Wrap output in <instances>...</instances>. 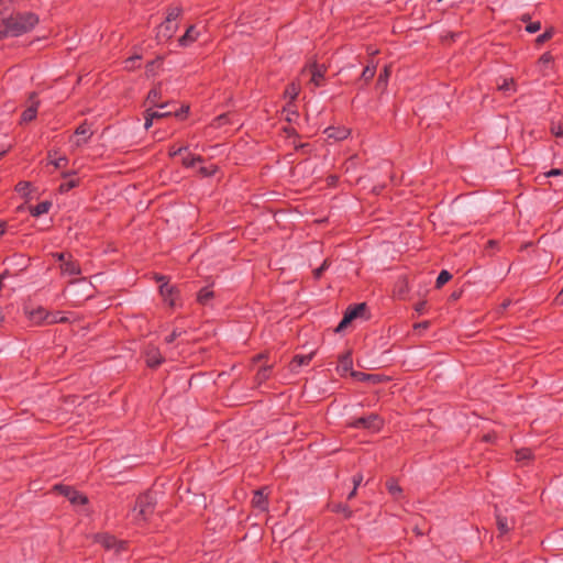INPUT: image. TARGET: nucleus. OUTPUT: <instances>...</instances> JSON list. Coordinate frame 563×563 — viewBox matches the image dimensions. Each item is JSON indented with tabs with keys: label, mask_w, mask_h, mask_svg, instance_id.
<instances>
[{
	"label": "nucleus",
	"mask_w": 563,
	"mask_h": 563,
	"mask_svg": "<svg viewBox=\"0 0 563 563\" xmlns=\"http://www.w3.org/2000/svg\"><path fill=\"white\" fill-rule=\"evenodd\" d=\"M40 22V18L33 12H18L2 19L0 27V41L8 36L18 37L32 31Z\"/></svg>",
	"instance_id": "f257e3e1"
},
{
	"label": "nucleus",
	"mask_w": 563,
	"mask_h": 563,
	"mask_svg": "<svg viewBox=\"0 0 563 563\" xmlns=\"http://www.w3.org/2000/svg\"><path fill=\"white\" fill-rule=\"evenodd\" d=\"M157 499L155 493L147 490L140 494L135 500L134 510H137L136 520L147 521L155 511Z\"/></svg>",
	"instance_id": "f03ea898"
},
{
	"label": "nucleus",
	"mask_w": 563,
	"mask_h": 563,
	"mask_svg": "<svg viewBox=\"0 0 563 563\" xmlns=\"http://www.w3.org/2000/svg\"><path fill=\"white\" fill-rule=\"evenodd\" d=\"M155 279L156 282L161 283L159 295L162 296L164 302H166L169 307H175L180 296V290L178 287L169 283L168 276L156 275Z\"/></svg>",
	"instance_id": "7ed1b4c3"
},
{
	"label": "nucleus",
	"mask_w": 563,
	"mask_h": 563,
	"mask_svg": "<svg viewBox=\"0 0 563 563\" xmlns=\"http://www.w3.org/2000/svg\"><path fill=\"white\" fill-rule=\"evenodd\" d=\"M367 311V305L366 302H360L350 305L346 310L344 311L343 318L339 322L338 327L335 328V332L340 333L344 329L347 328L349 324H351L352 321H354L357 318L364 317V313Z\"/></svg>",
	"instance_id": "20e7f679"
},
{
	"label": "nucleus",
	"mask_w": 563,
	"mask_h": 563,
	"mask_svg": "<svg viewBox=\"0 0 563 563\" xmlns=\"http://www.w3.org/2000/svg\"><path fill=\"white\" fill-rule=\"evenodd\" d=\"M52 256L60 263V271L64 274L71 276L80 275L81 268L79 263L73 258L70 253L57 252L53 253Z\"/></svg>",
	"instance_id": "39448f33"
},
{
	"label": "nucleus",
	"mask_w": 563,
	"mask_h": 563,
	"mask_svg": "<svg viewBox=\"0 0 563 563\" xmlns=\"http://www.w3.org/2000/svg\"><path fill=\"white\" fill-rule=\"evenodd\" d=\"M351 428L379 431L383 427V419L377 413H371L366 417H360L349 423Z\"/></svg>",
	"instance_id": "423d86ee"
},
{
	"label": "nucleus",
	"mask_w": 563,
	"mask_h": 563,
	"mask_svg": "<svg viewBox=\"0 0 563 563\" xmlns=\"http://www.w3.org/2000/svg\"><path fill=\"white\" fill-rule=\"evenodd\" d=\"M95 541L101 544L106 550H115V553L126 550V541L118 540L114 536L109 533H97Z\"/></svg>",
	"instance_id": "0eeeda50"
},
{
	"label": "nucleus",
	"mask_w": 563,
	"mask_h": 563,
	"mask_svg": "<svg viewBox=\"0 0 563 563\" xmlns=\"http://www.w3.org/2000/svg\"><path fill=\"white\" fill-rule=\"evenodd\" d=\"M54 488L59 494L67 497L68 500L74 505H86L88 503V498L71 486L58 484L55 485Z\"/></svg>",
	"instance_id": "6e6552de"
},
{
	"label": "nucleus",
	"mask_w": 563,
	"mask_h": 563,
	"mask_svg": "<svg viewBox=\"0 0 563 563\" xmlns=\"http://www.w3.org/2000/svg\"><path fill=\"white\" fill-rule=\"evenodd\" d=\"M351 377L357 382L368 383L371 385H378L389 380V377L383 374H368L364 372H351Z\"/></svg>",
	"instance_id": "1a4fd4ad"
},
{
	"label": "nucleus",
	"mask_w": 563,
	"mask_h": 563,
	"mask_svg": "<svg viewBox=\"0 0 563 563\" xmlns=\"http://www.w3.org/2000/svg\"><path fill=\"white\" fill-rule=\"evenodd\" d=\"M305 69H308L309 73L311 74V82L316 87L323 86L324 76H325V73H327V66L325 65L318 64L317 62H313V63L307 65Z\"/></svg>",
	"instance_id": "9d476101"
},
{
	"label": "nucleus",
	"mask_w": 563,
	"mask_h": 563,
	"mask_svg": "<svg viewBox=\"0 0 563 563\" xmlns=\"http://www.w3.org/2000/svg\"><path fill=\"white\" fill-rule=\"evenodd\" d=\"M31 104L22 112L20 123H29L36 118L37 109L40 106V101L36 99V93L32 92L30 95Z\"/></svg>",
	"instance_id": "9b49d317"
},
{
	"label": "nucleus",
	"mask_w": 563,
	"mask_h": 563,
	"mask_svg": "<svg viewBox=\"0 0 563 563\" xmlns=\"http://www.w3.org/2000/svg\"><path fill=\"white\" fill-rule=\"evenodd\" d=\"M336 371L341 377H344L347 373L351 375V372H355L353 369V358L351 350H347L346 352L339 356V365L336 367Z\"/></svg>",
	"instance_id": "f8f14e48"
},
{
	"label": "nucleus",
	"mask_w": 563,
	"mask_h": 563,
	"mask_svg": "<svg viewBox=\"0 0 563 563\" xmlns=\"http://www.w3.org/2000/svg\"><path fill=\"white\" fill-rule=\"evenodd\" d=\"M164 362L165 358L163 357L162 353L157 347L152 346L145 351V363L147 367L155 369Z\"/></svg>",
	"instance_id": "ddd939ff"
},
{
	"label": "nucleus",
	"mask_w": 563,
	"mask_h": 563,
	"mask_svg": "<svg viewBox=\"0 0 563 563\" xmlns=\"http://www.w3.org/2000/svg\"><path fill=\"white\" fill-rule=\"evenodd\" d=\"M265 490L266 488L264 487L253 493L252 506L260 511H266L268 509V494H266Z\"/></svg>",
	"instance_id": "4468645a"
},
{
	"label": "nucleus",
	"mask_w": 563,
	"mask_h": 563,
	"mask_svg": "<svg viewBox=\"0 0 563 563\" xmlns=\"http://www.w3.org/2000/svg\"><path fill=\"white\" fill-rule=\"evenodd\" d=\"M48 318H49V313L43 307H38V308L33 309V310H31L29 312V319L34 324H37V325L42 324L44 322H46V323H54V322H56L55 319L48 320Z\"/></svg>",
	"instance_id": "2eb2a0df"
},
{
	"label": "nucleus",
	"mask_w": 563,
	"mask_h": 563,
	"mask_svg": "<svg viewBox=\"0 0 563 563\" xmlns=\"http://www.w3.org/2000/svg\"><path fill=\"white\" fill-rule=\"evenodd\" d=\"M199 36V31H197L195 25H189L183 36L179 37L178 43L180 46H189L194 42L197 41Z\"/></svg>",
	"instance_id": "dca6fc26"
},
{
	"label": "nucleus",
	"mask_w": 563,
	"mask_h": 563,
	"mask_svg": "<svg viewBox=\"0 0 563 563\" xmlns=\"http://www.w3.org/2000/svg\"><path fill=\"white\" fill-rule=\"evenodd\" d=\"M162 97V92H161V89L158 87H154L152 88L148 93H147V98L146 100L153 106V107H156L158 109H165L167 107H169L172 103L170 102H163V103H159L158 100L161 99Z\"/></svg>",
	"instance_id": "f3484780"
},
{
	"label": "nucleus",
	"mask_w": 563,
	"mask_h": 563,
	"mask_svg": "<svg viewBox=\"0 0 563 563\" xmlns=\"http://www.w3.org/2000/svg\"><path fill=\"white\" fill-rule=\"evenodd\" d=\"M496 525L497 529L500 532V534L508 533L514 528V520L508 519L506 516H503L501 514H496Z\"/></svg>",
	"instance_id": "a211bd4d"
},
{
	"label": "nucleus",
	"mask_w": 563,
	"mask_h": 563,
	"mask_svg": "<svg viewBox=\"0 0 563 563\" xmlns=\"http://www.w3.org/2000/svg\"><path fill=\"white\" fill-rule=\"evenodd\" d=\"M376 74V65L368 64L364 67L360 78L356 80V82H362L360 86V89H362L364 86H366L375 76Z\"/></svg>",
	"instance_id": "6ab92c4d"
},
{
	"label": "nucleus",
	"mask_w": 563,
	"mask_h": 563,
	"mask_svg": "<svg viewBox=\"0 0 563 563\" xmlns=\"http://www.w3.org/2000/svg\"><path fill=\"white\" fill-rule=\"evenodd\" d=\"M313 355H314V352H311L307 355H303V354L294 355L292 360L290 362L291 371H296L298 367L308 365L311 362Z\"/></svg>",
	"instance_id": "aec40b11"
},
{
	"label": "nucleus",
	"mask_w": 563,
	"mask_h": 563,
	"mask_svg": "<svg viewBox=\"0 0 563 563\" xmlns=\"http://www.w3.org/2000/svg\"><path fill=\"white\" fill-rule=\"evenodd\" d=\"M324 132L327 133L328 139H333L335 141L345 140L350 134L347 129L334 126L328 128Z\"/></svg>",
	"instance_id": "412c9836"
},
{
	"label": "nucleus",
	"mask_w": 563,
	"mask_h": 563,
	"mask_svg": "<svg viewBox=\"0 0 563 563\" xmlns=\"http://www.w3.org/2000/svg\"><path fill=\"white\" fill-rule=\"evenodd\" d=\"M51 207H52V201L44 200V201L38 202L35 206H29V211H30L31 216L40 217L44 213H47L49 211Z\"/></svg>",
	"instance_id": "4be33fe9"
},
{
	"label": "nucleus",
	"mask_w": 563,
	"mask_h": 563,
	"mask_svg": "<svg viewBox=\"0 0 563 563\" xmlns=\"http://www.w3.org/2000/svg\"><path fill=\"white\" fill-rule=\"evenodd\" d=\"M214 297V292L210 286L202 287L197 294V302L206 306L212 298Z\"/></svg>",
	"instance_id": "5701e85b"
},
{
	"label": "nucleus",
	"mask_w": 563,
	"mask_h": 563,
	"mask_svg": "<svg viewBox=\"0 0 563 563\" xmlns=\"http://www.w3.org/2000/svg\"><path fill=\"white\" fill-rule=\"evenodd\" d=\"M300 87L295 82H290L285 88L284 98L288 99V102L295 103V100L297 99Z\"/></svg>",
	"instance_id": "b1692460"
},
{
	"label": "nucleus",
	"mask_w": 563,
	"mask_h": 563,
	"mask_svg": "<svg viewBox=\"0 0 563 563\" xmlns=\"http://www.w3.org/2000/svg\"><path fill=\"white\" fill-rule=\"evenodd\" d=\"M332 512L342 514L344 519H350L353 516V511L346 504L336 503L329 506Z\"/></svg>",
	"instance_id": "393cba45"
},
{
	"label": "nucleus",
	"mask_w": 563,
	"mask_h": 563,
	"mask_svg": "<svg viewBox=\"0 0 563 563\" xmlns=\"http://www.w3.org/2000/svg\"><path fill=\"white\" fill-rule=\"evenodd\" d=\"M386 488L395 499H399L402 495V488L398 485V482L395 478H389L386 482Z\"/></svg>",
	"instance_id": "a878e982"
},
{
	"label": "nucleus",
	"mask_w": 563,
	"mask_h": 563,
	"mask_svg": "<svg viewBox=\"0 0 563 563\" xmlns=\"http://www.w3.org/2000/svg\"><path fill=\"white\" fill-rule=\"evenodd\" d=\"M76 135L84 136L82 143H87L89 139L92 136V132L90 130V124L85 120L82 123H80L77 129L75 130Z\"/></svg>",
	"instance_id": "bb28decb"
},
{
	"label": "nucleus",
	"mask_w": 563,
	"mask_h": 563,
	"mask_svg": "<svg viewBox=\"0 0 563 563\" xmlns=\"http://www.w3.org/2000/svg\"><path fill=\"white\" fill-rule=\"evenodd\" d=\"M283 112H286V121L289 123L295 122L299 118V112L296 109V104L292 102H287L283 109Z\"/></svg>",
	"instance_id": "cd10ccee"
},
{
	"label": "nucleus",
	"mask_w": 563,
	"mask_h": 563,
	"mask_svg": "<svg viewBox=\"0 0 563 563\" xmlns=\"http://www.w3.org/2000/svg\"><path fill=\"white\" fill-rule=\"evenodd\" d=\"M181 12L183 10L179 7L168 8L165 23L162 26H165L167 31H170L169 23L175 21L178 16H180Z\"/></svg>",
	"instance_id": "c85d7f7f"
},
{
	"label": "nucleus",
	"mask_w": 563,
	"mask_h": 563,
	"mask_svg": "<svg viewBox=\"0 0 563 563\" xmlns=\"http://www.w3.org/2000/svg\"><path fill=\"white\" fill-rule=\"evenodd\" d=\"M389 76H390L389 66H385L378 75V78L376 80V87L380 88V89H385L387 86Z\"/></svg>",
	"instance_id": "c756f323"
},
{
	"label": "nucleus",
	"mask_w": 563,
	"mask_h": 563,
	"mask_svg": "<svg viewBox=\"0 0 563 563\" xmlns=\"http://www.w3.org/2000/svg\"><path fill=\"white\" fill-rule=\"evenodd\" d=\"M452 277L453 276L449 271L442 269L435 279L434 287L437 289L442 288L446 283H449L452 279Z\"/></svg>",
	"instance_id": "7c9ffc66"
},
{
	"label": "nucleus",
	"mask_w": 563,
	"mask_h": 563,
	"mask_svg": "<svg viewBox=\"0 0 563 563\" xmlns=\"http://www.w3.org/2000/svg\"><path fill=\"white\" fill-rule=\"evenodd\" d=\"M271 369H272L271 366H262V367H260L257 373H256V375H255L256 382L258 384H262L265 380H267L269 378V375H271Z\"/></svg>",
	"instance_id": "2f4dec72"
},
{
	"label": "nucleus",
	"mask_w": 563,
	"mask_h": 563,
	"mask_svg": "<svg viewBox=\"0 0 563 563\" xmlns=\"http://www.w3.org/2000/svg\"><path fill=\"white\" fill-rule=\"evenodd\" d=\"M78 185H79V179L71 178L69 180L62 183L58 187V191L60 194H65V192H68L69 190H71L73 188L77 187Z\"/></svg>",
	"instance_id": "473e14b6"
},
{
	"label": "nucleus",
	"mask_w": 563,
	"mask_h": 563,
	"mask_svg": "<svg viewBox=\"0 0 563 563\" xmlns=\"http://www.w3.org/2000/svg\"><path fill=\"white\" fill-rule=\"evenodd\" d=\"M516 82L514 78H504L503 82L498 85V90L508 92L510 90L516 91Z\"/></svg>",
	"instance_id": "72a5a7b5"
},
{
	"label": "nucleus",
	"mask_w": 563,
	"mask_h": 563,
	"mask_svg": "<svg viewBox=\"0 0 563 563\" xmlns=\"http://www.w3.org/2000/svg\"><path fill=\"white\" fill-rule=\"evenodd\" d=\"M532 456V451L528 448H522L516 451L517 461H529Z\"/></svg>",
	"instance_id": "f704fd0d"
},
{
	"label": "nucleus",
	"mask_w": 563,
	"mask_h": 563,
	"mask_svg": "<svg viewBox=\"0 0 563 563\" xmlns=\"http://www.w3.org/2000/svg\"><path fill=\"white\" fill-rule=\"evenodd\" d=\"M553 34H554V29L549 27L536 38V43L538 45H541V44L545 43L547 41L551 40Z\"/></svg>",
	"instance_id": "c9c22d12"
},
{
	"label": "nucleus",
	"mask_w": 563,
	"mask_h": 563,
	"mask_svg": "<svg viewBox=\"0 0 563 563\" xmlns=\"http://www.w3.org/2000/svg\"><path fill=\"white\" fill-rule=\"evenodd\" d=\"M189 109L190 108L188 104H183L179 109L172 110V117H175L178 120H184V119H186V117L189 112Z\"/></svg>",
	"instance_id": "e433bc0d"
},
{
	"label": "nucleus",
	"mask_w": 563,
	"mask_h": 563,
	"mask_svg": "<svg viewBox=\"0 0 563 563\" xmlns=\"http://www.w3.org/2000/svg\"><path fill=\"white\" fill-rule=\"evenodd\" d=\"M162 63H163V58H162V57H159V56H158V57H156L155 59H153V60L148 62V63L146 64V66H145V68H146V73H147L148 75L154 76V75H155V67H156V66H161V65H162Z\"/></svg>",
	"instance_id": "4c0bfd02"
},
{
	"label": "nucleus",
	"mask_w": 563,
	"mask_h": 563,
	"mask_svg": "<svg viewBox=\"0 0 563 563\" xmlns=\"http://www.w3.org/2000/svg\"><path fill=\"white\" fill-rule=\"evenodd\" d=\"M31 186L32 184L30 181H20L15 186V191L23 196H26L30 192Z\"/></svg>",
	"instance_id": "58836bf2"
},
{
	"label": "nucleus",
	"mask_w": 563,
	"mask_h": 563,
	"mask_svg": "<svg viewBox=\"0 0 563 563\" xmlns=\"http://www.w3.org/2000/svg\"><path fill=\"white\" fill-rule=\"evenodd\" d=\"M550 132L555 137H562L563 136V126H562V124L552 121L551 125H550Z\"/></svg>",
	"instance_id": "ea45409f"
},
{
	"label": "nucleus",
	"mask_w": 563,
	"mask_h": 563,
	"mask_svg": "<svg viewBox=\"0 0 563 563\" xmlns=\"http://www.w3.org/2000/svg\"><path fill=\"white\" fill-rule=\"evenodd\" d=\"M329 266H330L329 260H324L323 263L321 264V266H319L318 268H316L313 271L314 279H320L322 274L329 268Z\"/></svg>",
	"instance_id": "a19ab883"
},
{
	"label": "nucleus",
	"mask_w": 563,
	"mask_h": 563,
	"mask_svg": "<svg viewBox=\"0 0 563 563\" xmlns=\"http://www.w3.org/2000/svg\"><path fill=\"white\" fill-rule=\"evenodd\" d=\"M186 331L185 330H178V329H174L169 335H167L165 338V342L167 344H170L173 343L176 339L180 338L183 334H185Z\"/></svg>",
	"instance_id": "79ce46f5"
},
{
	"label": "nucleus",
	"mask_w": 563,
	"mask_h": 563,
	"mask_svg": "<svg viewBox=\"0 0 563 563\" xmlns=\"http://www.w3.org/2000/svg\"><path fill=\"white\" fill-rule=\"evenodd\" d=\"M202 161H203V158L201 156L191 155V156L185 157L183 161V164L186 167H195L197 162H202Z\"/></svg>",
	"instance_id": "37998d69"
},
{
	"label": "nucleus",
	"mask_w": 563,
	"mask_h": 563,
	"mask_svg": "<svg viewBox=\"0 0 563 563\" xmlns=\"http://www.w3.org/2000/svg\"><path fill=\"white\" fill-rule=\"evenodd\" d=\"M158 117H159V114L152 113V110L147 109L145 111V123H144L145 129L147 130L152 125L153 120L158 119Z\"/></svg>",
	"instance_id": "c03bdc74"
},
{
	"label": "nucleus",
	"mask_w": 563,
	"mask_h": 563,
	"mask_svg": "<svg viewBox=\"0 0 563 563\" xmlns=\"http://www.w3.org/2000/svg\"><path fill=\"white\" fill-rule=\"evenodd\" d=\"M51 163L55 166V168H64L68 164V158L66 156H60L58 158L52 159Z\"/></svg>",
	"instance_id": "a18cd8bd"
},
{
	"label": "nucleus",
	"mask_w": 563,
	"mask_h": 563,
	"mask_svg": "<svg viewBox=\"0 0 563 563\" xmlns=\"http://www.w3.org/2000/svg\"><path fill=\"white\" fill-rule=\"evenodd\" d=\"M541 29V23L539 21L536 22H529L526 25V31L530 34L537 33Z\"/></svg>",
	"instance_id": "49530a36"
},
{
	"label": "nucleus",
	"mask_w": 563,
	"mask_h": 563,
	"mask_svg": "<svg viewBox=\"0 0 563 563\" xmlns=\"http://www.w3.org/2000/svg\"><path fill=\"white\" fill-rule=\"evenodd\" d=\"M142 57L140 55H133V56H130L126 60H125V64H126V68H130V69H133V68H136V65L135 63L139 62ZM137 67H140V65H137Z\"/></svg>",
	"instance_id": "de8ad7c7"
},
{
	"label": "nucleus",
	"mask_w": 563,
	"mask_h": 563,
	"mask_svg": "<svg viewBox=\"0 0 563 563\" xmlns=\"http://www.w3.org/2000/svg\"><path fill=\"white\" fill-rule=\"evenodd\" d=\"M217 170V167L214 165H210L209 167H200L199 173L205 176H212Z\"/></svg>",
	"instance_id": "09e8293b"
},
{
	"label": "nucleus",
	"mask_w": 563,
	"mask_h": 563,
	"mask_svg": "<svg viewBox=\"0 0 563 563\" xmlns=\"http://www.w3.org/2000/svg\"><path fill=\"white\" fill-rule=\"evenodd\" d=\"M495 250H499V241L488 240L485 245V252L489 253L490 251Z\"/></svg>",
	"instance_id": "8fccbe9b"
},
{
	"label": "nucleus",
	"mask_w": 563,
	"mask_h": 563,
	"mask_svg": "<svg viewBox=\"0 0 563 563\" xmlns=\"http://www.w3.org/2000/svg\"><path fill=\"white\" fill-rule=\"evenodd\" d=\"M544 175H545V177L560 176V175H563V169L552 168L549 172H547Z\"/></svg>",
	"instance_id": "3c124183"
},
{
	"label": "nucleus",
	"mask_w": 563,
	"mask_h": 563,
	"mask_svg": "<svg viewBox=\"0 0 563 563\" xmlns=\"http://www.w3.org/2000/svg\"><path fill=\"white\" fill-rule=\"evenodd\" d=\"M539 62L542 64L551 63V62H553V56L550 53H544L539 58Z\"/></svg>",
	"instance_id": "603ef678"
},
{
	"label": "nucleus",
	"mask_w": 563,
	"mask_h": 563,
	"mask_svg": "<svg viewBox=\"0 0 563 563\" xmlns=\"http://www.w3.org/2000/svg\"><path fill=\"white\" fill-rule=\"evenodd\" d=\"M164 109H161V111H152V113L159 114L158 119L168 118L172 117V110L163 111Z\"/></svg>",
	"instance_id": "864d4df0"
},
{
	"label": "nucleus",
	"mask_w": 563,
	"mask_h": 563,
	"mask_svg": "<svg viewBox=\"0 0 563 563\" xmlns=\"http://www.w3.org/2000/svg\"><path fill=\"white\" fill-rule=\"evenodd\" d=\"M363 481V475L362 474H356L353 476V487L357 488L360 486V484L362 483Z\"/></svg>",
	"instance_id": "5fc2aeb1"
},
{
	"label": "nucleus",
	"mask_w": 563,
	"mask_h": 563,
	"mask_svg": "<svg viewBox=\"0 0 563 563\" xmlns=\"http://www.w3.org/2000/svg\"><path fill=\"white\" fill-rule=\"evenodd\" d=\"M397 286H399V292H404L407 290V282L406 278H401L397 282Z\"/></svg>",
	"instance_id": "6e6d98bb"
},
{
	"label": "nucleus",
	"mask_w": 563,
	"mask_h": 563,
	"mask_svg": "<svg viewBox=\"0 0 563 563\" xmlns=\"http://www.w3.org/2000/svg\"><path fill=\"white\" fill-rule=\"evenodd\" d=\"M427 307V301H420L416 305V311L422 313Z\"/></svg>",
	"instance_id": "4d7b16f0"
},
{
	"label": "nucleus",
	"mask_w": 563,
	"mask_h": 563,
	"mask_svg": "<svg viewBox=\"0 0 563 563\" xmlns=\"http://www.w3.org/2000/svg\"><path fill=\"white\" fill-rule=\"evenodd\" d=\"M310 147V144L309 143H299V144H295V150L296 151H302L305 152L306 148Z\"/></svg>",
	"instance_id": "13d9d810"
},
{
	"label": "nucleus",
	"mask_w": 563,
	"mask_h": 563,
	"mask_svg": "<svg viewBox=\"0 0 563 563\" xmlns=\"http://www.w3.org/2000/svg\"><path fill=\"white\" fill-rule=\"evenodd\" d=\"M554 302L556 305H560L562 306L563 305V288L561 289V291L558 294V296L555 297L554 299Z\"/></svg>",
	"instance_id": "bf43d9fd"
},
{
	"label": "nucleus",
	"mask_w": 563,
	"mask_h": 563,
	"mask_svg": "<svg viewBox=\"0 0 563 563\" xmlns=\"http://www.w3.org/2000/svg\"><path fill=\"white\" fill-rule=\"evenodd\" d=\"M264 358H266V355H265V354H263V353H260V354H257V355H255V356L253 357V362L258 363V362H261V361H262V360H264Z\"/></svg>",
	"instance_id": "052dcab7"
},
{
	"label": "nucleus",
	"mask_w": 563,
	"mask_h": 563,
	"mask_svg": "<svg viewBox=\"0 0 563 563\" xmlns=\"http://www.w3.org/2000/svg\"><path fill=\"white\" fill-rule=\"evenodd\" d=\"M428 327H429V321H422L420 323H417L415 325V329H418V328L427 329Z\"/></svg>",
	"instance_id": "680f3d73"
},
{
	"label": "nucleus",
	"mask_w": 563,
	"mask_h": 563,
	"mask_svg": "<svg viewBox=\"0 0 563 563\" xmlns=\"http://www.w3.org/2000/svg\"><path fill=\"white\" fill-rule=\"evenodd\" d=\"M9 276V271L5 269L2 274H0V289L2 288V282L4 278Z\"/></svg>",
	"instance_id": "e2e57ef3"
},
{
	"label": "nucleus",
	"mask_w": 563,
	"mask_h": 563,
	"mask_svg": "<svg viewBox=\"0 0 563 563\" xmlns=\"http://www.w3.org/2000/svg\"><path fill=\"white\" fill-rule=\"evenodd\" d=\"M461 295H462V291H454L451 294L450 297L452 300H457L461 297Z\"/></svg>",
	"instance_id": "0e129e2a"
},
{
	"label": "nucleus",
	"mask_w": 563,
	"mask_h": 563,
	"mask_svg": "<svg viewBox=\"0 0 563 563\" xmlns=\"http://www.w3.org/2000/svg\"><path fill=\"white\" fill-rule=\"evenodd\" d=\"M356 492H357V488L353 487V489L347 495V499L351 500L352 498H354L356 496Z\"/></svg>",
	"instance_id": "69168bd1"
},
{
	"label": "nucleus",
	"mask_w": 563,
	"mask_h": 563,
	"mask_svg": "<svg viewBox=\"0 0 563 563\" xmlns=\"http://www.w3.org/2000/svg\"><path fill=\"white\" fill-rule=\"evenodd\" d=\"M5 233V223L0 220V238Z\"/></svg>",
	"instance_id": "338daca9"
},
{
	"label": "nucleus",
	"mask_w": 563,
	"mask_h": 563,
	"mask_svg": "<svg viewBox=\"0 0 563 563\" xmlns=\"http://www.w3.org/2000/svg\"><path fill=\"white\" fill-rule=\"evenodd\" d=\"M511 301L509 299L505 300L503 303H501V309L505 310L507 309L509 306H510Z\"/></svg>",
	"instance_id": "774afa93"
}]
</instances>
